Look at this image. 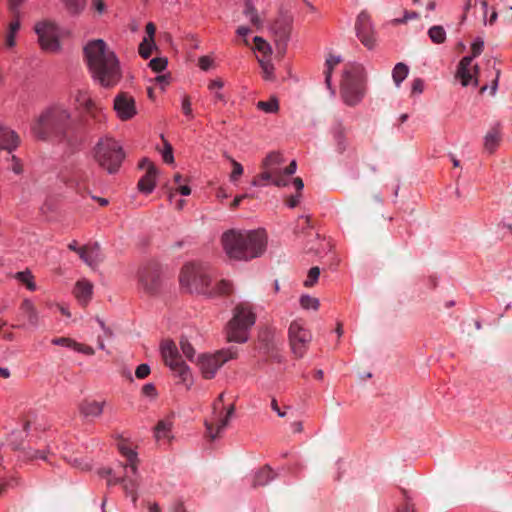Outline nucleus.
<instances>
[{"mask_svg": "<svg viewBox=\"0 0 512 512\" xmlns=\"http://www.w3.org/2000/svg\"><path fill=\"white\" fill-rule=\"evenodd\" d=\"M52 344L58 345V346H67L70 347L72 345H75V342L67 337H60V338H54L52 340Z\"/></svg>", "mask_w": 512, "mask_h": 512, "instance_id": "nucleus-64", "label": "nucleus"}, {"mask_svg": "<svg viewBox=\"0 0 512 512\" xmlns=\"http://www.w3.org/2000/svg\"><path fill=\"white\" fill-rule=\"evenodd\" d=\"M84 55L94 80L104 88L116 86L122 79V70L116 54L102 39L89 41Z\"/></svg>", "mask_w": 512, "mask_h": 512, "instance_id": "nucleus-1", "label": "nucleus"}, {"mask_svg": "<svg viewBox=\"0 0 512 512\" xmlns=\"http://www.w3.org/2000/svg\"><path fill=\"white\" fill-rule=\"evenodd\" d=\"M113 109L121 121H129L138 113L135 98L127 92H120L115 96Z\"/></svg>", "mask_w": 512, "mask_h": 512, "instance_id": "nucleus-17", "label": "nucleus"}, {"mask_svg": "<svg viewBox=\"0 0 512 512\" xmlns=\"http://www.w3.org/2000/svg\"><path fill=\"white\" fill-rule=\"evenodd\" d=\"M72 127V114L62 104H52L41 111L31 126L33 136L41 141L64 140Z\"/></svg>", "mask_w": 512, "mask_h": 512, "instance_id": "nucleus-2", "label": "nucleus"}, {"mask_svg": "<svg viewBox=\"0 0 512 512\" xmlns=\"http://www.w3.org/2000/svg\"><path fill=\"white\" fill-rule=\"evenodd\" d=\"M119 450L120 453L127 458L128 463L124 466V468L129 469L133 475H136L138 465L137 453L125 445L119 446Z\"/></svg>", "mask_w": 512, "mask_h": 512, "instance_id": "nucleus-30", "label": "nucleus"}, {"mask_svg": "<svg viewBox=\"0 0 512 512\" xmlns=\"http://www.w3.org/2000/svg\"><path fill=\"white\" fill-rule=\"evenodd\" d=\"M273 479V471L269 467H263L253 477L254 488L264 486Z\"/></svg>", "mask_w": 512, "mask_h": 512, "instance_id": "nucleus-32", "label": "nucleus"}, {"mask_svg": "<svg viewBox=\"0 0 512 512\" xmlns=\"http://www.w3.org/2000/svg\"><path fill=\"white\" fill-rule=\"evenodd\" d=\"M139 282L147 293H158L164 283L160 266L156 263L144 265L139 270Z\"/></svg>", "mask_w": 512, "mask_h": 512, "instance_id": "nucleus-13", "label": "nucleus"}, {"mask_svg": "<svg viewBox=\"0 0 512 512\" xmlns=\"http://www.w3.org/2000/svg\"><path fill=\"white\" fill-rule=\"evenodd\" d=\"M253 41H254L256 50L261 52L263 54V56L271 55L272 48H271L270 44L265 39H263L260 36H256V37H254Z\"/></svg>", "mask_w": 512, "mask_h": 512, "instance_id": "nucleus-47", "label": "nucleus"}, {"mask_svg": "<svg viewBox=\"0 0 512 512\" xmlns=\"http://www.w3.org/2000/svg\"><path fill=\"white\" fill-rule=\"evenodd\" d=\"M15 278L26 285L27 289L30 291L36 290V284L34 281V276L32 275L30 270L20 271L15 274Z\"/></svg>", "mask_w": 512, "mask_h": 512, "instance_id": "nucleus-41", "label": "nucleus"}, {"mask_svg": "<svg viewBox=\"0 0 512 512\" xmlns=\"http://www.w3.org/2000/svg\"><path fill=\"white\" fill-rule=\"evenodd\" d=\"M300 306L305 310H317L319 307V301L315 297H311L307 294H304L300 297Z\"/></svg>", "mask_w": 512, "mask_h": 512, "instance_id": "nucleus-48", "label": "nucleus"}, {"mask_svg": "<svg viewBox=\"0 0 512 512\" xmlns=\"http://www.w3.org/2000/svg\"><path fill=\"white\" fill-rule=\"evenodd\" d=\"M259 61V64H260V67L262 69V73H263V78L265 80H274L275 79V74H274V65L273 63L269 60V59H265V58H262V59H258Z\"/></svg>", "mask_w": 512, "mask_h": 512, "instance_id": "nucleus-44", "label": "nucleus"}, {"mask_svg": "<svg viewBox=\"0 0 512 512\" xmlns=\"http://www.w3.org/2000/svg\"><path fill=\"white\" fill-rule=\"evenodd\" d=\"M85 112L96 122H102L105 120V114L101 107H99L95 102L92 107H88L85 109Z\"/></svg>", "mask_w": 512, "mask_h": 512, "instance_id": "nucleus-49", "label": "nucleus"}, {"mask_svg": "<svg viewBox=\"0 0 512 512\" xmlns=\"http://www.w3.org/2000/svg\"><path fill=\"white\" fill-rule=\"evenodd\" d=\"M150 374V367L148 364H140L136 370L135 375L138 379H144Z\"/></svg>", "mask_w": 512, "mask_h": 512, "instance_id": "nucleus-59", "label": "nucleus"}, {"mask_svg": "<svg viewBox=\"0 0 512 512\" xmlns=\"http://www.w3.org/2000/svg\"><path fill=\"white\" fill-rule=\"evenodd\" d=\"M244 239V258L243 261H249L261 257L268 245V235L265 229L242 231Z\"/></svg>", "mask_w": 512, "mask_h": 512, "instance_id": "nucleus-8", "label": "nucleus"}, {"mask_svg": "<svg viewBox=\"0 0 512 512\" xmlns=\"http://www.w3.org/2000/svg\"><path fill=\"white\" fill-rule=\"evenodd\" d=\"M121 483L127 496L132 498L133 503L137 501V489H138V473L133 475L129 469H125V476L120 478H110L107 484L109 486Z\"/></svg>", "mask_w": 512, "mask_h": 512, "instance_id": "nucleus-21", "label": "nucleus"}, {"mask_svg": "<svg viewBox=\"0 0 512 512\" xmlns=\"http://www.w3.org/2000/svg\"><path fill=\"white\" fill-rule=\"evenodd\" d=\"M172 429V421L160 420L155 426V438L159 441L161 439H169Z\"/></svg>", "mask_w": 512, "mask_h": 512, "instance_id": "nucleus-37", "label": "nucleus"}, {"mask_svg": "<svg viewBox=\"0 0 512 512\" xmlns=\"http://www.w3.org/2000/svg\"><path fill=\"white\" fill-rule=\"evenodd\" d=\"M329 133L335 142L337 151L340 153L344 152L348 143L346 137V128L343 126L342 122H334L329 130Z\"/></svg>", "mask_w": 512, "mask_h": 512, "instance_id": "nucleus-27", "label": "nucleus"}, {"mask_svg": "<svg viewBox=\"0 0 512 512\" xmlns=\"http://www.w3.org/2000/svg\"><path fill=\"white\" fill-rule=\"evenodd\" d=\"M75 101L84 110L88 107H92L94 103L88 91L85 90L77 91V93L75 94Z\"/></svg>", "mask_w": 512, "mask_h": 512, "instance_id": "nucleus-45", "label": "nucleus"}, {"mask_svg": "<svg viewBox=\"0 0 512 512\" xmlns=\"http://www.w3.org/2000/svg\"><path fill=\"white\" fill-rule=\"evenodd\" d=\"M428 36L434 44H442L446 40V31L441 25H434L428 29Z\"/></svg>", "mask_w": 512, "mask_h": 512, "instance_id": "nucleus-38", "label": "nucleus"}, {"mask_svg": "<svg viewBox=\"0 0 512 512\" xmlns=\"http://www.w3.org/2000/svg\"><path fill=\"white\" fill-rule=\"evenodd\" d=\"M419 18V14L415 11H404V15L402 18H397L394 20L396 24H404L407 23L409 20H414Z\"/></svg>", "mask_w": 512, "mask_h": 512, "instance_id": "nucleus-57", "label": "nucleus"}, {"mask_svg": "<svg viewBox=\"0 0 512 512\" xmlns=\"http://www.w3.org/2000/svg\"><path fill=\"white\" fill-rule=\"evenodd\" d=\"M232 291H233L232 283L227 280H221L216 284V286L212 290L208 288V293H205V295H209V296L229 295L232 293Z\"/></svg>", "mask_w": 512, "mask_h": 512, "instance_id": "nucleus-35", "label": "nucleus"}, {"mask_svg": "<svg viewBox=\"0 0 512 512\" xmlns=\"http://www.w3.org/2000/svg\"><path fill=\"white\" fill-rule=\"evenodd\" d=\"M167 64H168L167 58H165V57H156V58H153V59L150 60L149 67L154 72L159 73V72H162L163 70L166 69Z\"/></svg>", "mask_w": 512, "mask_h": 512, "instance_id": "nucleus-50", "label": "nucleus"}, {"mask_svg": "<svg viewBox=\"0 0 512 512\" xmlns=\"http://www.w3.org/2000/svg\"><path fill=\"white\" fill-rule=\"evenodd\" d=\"M288 334L293 352L301 357L312 339L310 331L300 321H293Z\"/></svg>", "mask_w": 512, "mask_h": 512, "instance_id": "nucleus-15", "label": "nucleus"}, {"mask_svg": "<svg viewBox=\"0 0 512 512\" xmlns=\"http://www.w3.org/2000/svg\"><path fill=\"white\" fill-rule=\"evenodd\" d=\"M404 497V504L397 508V512H416L414 504L412 503L410 497L406 490H402Z\"/></svg>", "mask_w": 512, "mask_h": 512, "instance_id": "nucleus-52", "label": "nucleus"}, {"mask_svg": "<svg viewBox=\"0 0 512 512\" xmlns=\"http://www.w3.org/2000/svg\"><path fill=\"white\" fill-rule=\"evenodd\" d=\"M138 166L139 168L146 170L145 174L138 182V189L142 193L149 194L154 190L156 186V178L158 171L154 163L150 161L148 158H143L139 162Z\"/></svg>", "mask_w": 512, "mask_h": 512, "instance_id": "nucleus-20", "label": "nucleus"}, {"mask_svg": "<svg viewBox=\"0 0 512 512\" xmlns=\"http://www.w3.org/2000/svg\"><path fill=\"white\" fill-rule=\"evenodd\" d=\"M343 59L340 55H334L330 53L324 63V75H325V85L332 96L336 94V86L333 85V74L336 71V68L342 63Z\"/></svg>", "mask_w": 512, "mask_h": 512, "instance_id": "nucleus-22", "label": "nucleus"}, {"mask_svg": "<svg viewBox=\"0 0 512 512\" xmlns=\"http://www.w3.org/2000/svg\"><path fill=\"white\" fill-rule=\"evenodd\" d=\"M408 73L409 67L406 64L400 62L394 66L392 70V78L397 87H399L401 83L406 79Z\"/></svg>", "mask_w": 512, "mask_h": 512, "instance_id": "nucleus-36", "label": "nucleus"}, {"mask_svg": "<svg viewBox=\"0 0 512 512\" xmlns=\"http://www.w3.org/2000/svg\"><path fill=\"white\" fill-rule=\"evenodd\" d=\"M142 394L147 397L155 398L157 396L156 387L152 383H147L142 387Z\"/></svg>", "mask_w": 512, "mask_h": 512, "instance_id": "nucleus-60", "label": "nucleus"}, {"mask_svg": "<svg viewBox=\"0 0 512 512\" xmlns=\"http://www.w3.org/2000/svg\"><path fill=\"white\" fill-rule=\"evenodd\" d=\"M257 108L265 113H276L279 110V101L276 97H271L268 101H259Z\"/></svg>", "mask_w": 512, "mask_h": 512, "instance_id": "nucleus-42", "label": "nucleus"}, {"mask_svg": "<svg viewBox=\"0 0 512 512\" xmlns=\"http://www.w3.org/2000/svg\"><path fill=\"white\" fill-rule=\"evenodd\" d=\"M154 49H157L155 40L143 38L139 44L138 53L143 59H148L152 55Z\"/></svg>", "mask_w": 512, "mask_h": 512, "instance_id": "nucleus-40", "label": "nucleus"}, {"mask_svg": "<svg viewBox=\"0 0 512 512\" xmlns=\"http://www.w3.org/2000/svg\"><path fill=\"white\" fill-rule=\"evenodd\" d=\"M232 166L233 169L230 175V179L231 181H237L239 177L243 174V167L239 162L235 160H232Z\"/></svg>", "mask_w": 512, "mask_h": 512, "instance_id": "nucleus-56", "label": "nucleus"}, {"mask_svg": "<svg viewBox=\"0 0 512 512\" xmlns=\"http://www.w3.org/2000/svg\"><path fill=\"white\" fill-rule=\"evenodd\" d=\"M276 46L285 51L287 41L292 31V18L288 15L279 16L271 27Z\"/></svg>", "mask_w": 512, "mask_h": 512, "instance_id": "nucleus-19", "label": "nucleus"}, {"mask_svg": "<svg viewBox=\"0 0 512 512\" xmlns=\"http://www.w3.org/2000/svg\"><path fill=\"white\" fill-rule=\"evenodd\" d=\"M271 408H272L273 411H275L278 414L279 417H285V416H287L289 414H293V412L290 411L289 408H286L285 410H282L279 407L278 402H277V400L275 398H273L271 400Z\"/></svg>", "mask_w": 512, "mask_h": 512, "instance_id": "nucleus-58", "label": "nucleus"}, {"mask_svg": "<svg viewBox=\"0 0 512 512\" xmlns=\"http://www.w3.org/2000/svg\"><path fill=\"white\" fill-rule=\"evenodd\" d=\"M62 2L71 15H79L86 6V0H62Z\"/></svg>", "mask_w": 512, "mask_h": 512, "instance_id": "nucleus-39", "label": "nucleus"}, {"mask_svg": "<svg viewBox=\"0 0 512 512\" xmlns=\"http://www.w3.org/2000/svg\"><path fill=\"white\" fill-rule=\"evenodd\" d=\"M20 29V17L17 14L13 21L10 22L8 27V33L6 35V46L12 48L16 45V34Z\"/></svg>", "mask_w": 512, "mask_h": 512, "instance_id": "nucleus-33", "label": "nucleus"}, {"mask_svg": "<svg viewBox=\"0 0 512 512\" xmlns=\"http://www.w3.org/2000/svg\"><path fill=\"white\" fill-rule=\"evenodd\" d=\"M179 282L188 293L205 294L208 293L211 279L201 265L188 263L181 269Z\"/></svg>", "mask_w": 512, "mask_h": 512, "instance_id": "nucleus-6", "label": "nucleus"}, {"mask_svg": "<svg viewBox=\"0 0 512 512\" xmlns=\"http://www.w3.org/2000/svg\"><path fill=\"white\" fill-rule=\"evenodd\" d=\"M244 239L242 231L230 229L221 236V244L225 254L232 260L243 261Z\"/></svg>", "mask_w": 512, "mask_h": 512, "instance_id": "nucleus-14", "label": "nucleus"}, {"mask_svg": "<svg viewBox=\"0 0 512 512\" xmlns=\"http://www.w3.org/2000/svg\"><path fill=\"white\" fill-rule=\"evenodd\" d=\"M320 276V268L318 266L312 267L307 275L306 280L304 281V286L307 288L312 287L318 281Z\"/></svg>", "mask_w": 512, "mask_h": 512, "instance_id": "nucleus-51", "label": "nucleus"}, {"mask_svg": "<svg viewBox=\"0 0 512 512\" xmlns=\"http://www.w3.org/2000/svg\"><path fill=\"white\" fill-rule=\"evenodd\" d=\"M161 354L163 360L172 371L178 374L183 382H187L191 378L188 366L183 362L178 353L176 344L172 340H165L161 344Z\"/></svg>", "mask_w": 512, "mask_h": 512, "instance_id": "nucleus-10", "label": "nucleus"}, {"mask_svg": "<svg viewBox=\"0 0 512 512\" xmlns=\"http://www.w3.org/2000/svg\"><path fill=\"white\" fill-rule=\"evenodd\" d=\"M79 257L90 267L94 268L102 260L100 245L88 244L80 247Z\"/></svg>", "mask_w": 512, "mask_h": 512, "instance_id": "nucleus-23", "label": "nucleus"}, {"mask_svg": "<svg viewBox=\"0 0 512 512\" xmlns=\"http://www.w3.org/2000/svg\"><path fill=\"white\" fill-rule=\"evenodd\" d=\"M213 417L205 421L206 436L215 440L220 433L228 426L231 417L235 412V405L232 403L227 408L223 404L214 401L212 405Z\"/></svg>", "mask_w": 512, "mask_h": 512, "instance_id": "nucleus-7", "label": "nucleus"}, {"mask_svg": "<svg viewBox=\"0 0 512 512\" xmlns=\"http://www.w3.org/2000/svg\"><path fill=\"white\" fill-rule=\"evenodd\" d=\"M236 357L237 353L235 351L230 349L219 350L214 354L202 355L198 360V366L205 379H212L224 363Z\"/></svg>", "mask_w": 512, "mask_h": 512, "instance_id": "nucleus-11", "label": "nucleus"}, {"mask_svg": "<svg viewBox=\"0 0 512 512\" xmlns=\"http://www.w3.org/2000/svg\"><path fill=\"white\" fill-rule=\"evenodd\" d=\"M501 140V128L500 124L496 123L491 129L487 132L484 137V148L485 150L492 154L496 151L500 144Z\"/></svg>", "mask_w": 512, "mask_h": 512, "instance_id": "nucleus-29", "label": "nucleus"}, {"mask_svg": "<svg viewBox=\"0 0 512 512\" xmlns=\"http://www.w3.org/2000/svg\"><path fill=\"white\" fill-rule=\"evenodd\" d=\"M162 158L165 163H173L174 162V156H173V148L171 144L167 141L164 142V150L162 152Z\"/></svg>", "mask_w": 512, "mask_h": 512, "instance_id": "nucleus-55", "label": "nucleus"}, {"mask_svg": "<svg viewBox=\"0 0 512 512\" xmlns=\"http://www.w3.org/2000/svg\"><path fill=\"white\" fill-rule=\"evenodd\" d=\"M90 9L97 15H103L107 12L105 0H91Z\"/></svg>", "mask_w": 512, "mask_h": 512, "instance_id": "nucleus-53", "label": "nucleus"}, {"mask_svg": "<svg viewBox=\"0 0 512 512\" xmlns=\"http://www.w3.org/2000/svg\"><path fill=\"white\" fill-rule=\"evenodd\" d=\"M20 310L27 318L30 325L36 326L38 324V313L31 300L24 299L21 303Z\"/></svg>", "mask_w": 512, "mask_h": 512, "instance_id": "nucleus-31", "label": "nucleus"}, {"mask_svg": "<svg viewBox=\"0 0 512 512\" xmlns=\"http://www.w3.org/2000/svg\"><path fill=\"white\" fill-rule=\"evenodd\" d=\"M293 185L296 188V193L285 198V203L288 207L294 208L300 203L301 190L304 187L303 181L300 177L293 179Z\"/></svg>", "mask_w": 512, "mask_h": 512, "instance_id": "nucleus-34", "label": "nucleus"}, {"mask_svg": "<svg viewBox=\"0 0 512 512\" xmlns=\"http://www.w3.org/2000/svg\"><path fill=\"white\" fill-rule=\"evenodd\" d=\"M367 91V75L365 68L359 63H350L341 71L340 94L348 106L358 105Z\"/></svg>", "mask_w": 512, "mask_h": 512, "instance_id": "nucleus-3", "label": "nucleus"}, {"mask_svg": "<svg viewBox=\"0 0 512 512\" xmlns=\"http://www.w3.org/2000/svg\"><path fill=\"white\" fill-rule=\"evenodd\" d=\"M484 50V39L480 36L476 37L471 43V54L464 56L457 67L456 77L461 80L462 86L466 87L473 83L475 86L478 85L477 77L471 72V64L473 60L480 56Z\"/></svg>", "mask_w": 512, "mask_h": 512, "instance_id": "nucleus-9", "label": "nucleus"}, {"mask_svg": "<svg viewBox=\"0 0 512 512\" xmlns=\"http://www.w3.org/2000/svg\"><path fill=\"white\" fill-rule=\"evenodd\" d=\"M73 294L81 305L86 306L93 295V284L87 279L78 280L74 286Z\"/></svg>", "mask_w": 512, "mask_h": 512, "instance_id": "nucleus-26", "label": "nucleus"}, {"mask_svg": "<svg viewBox=\"0 0 512 512\" xmlns=\"http://www.w3.org/2000/svg\"><path fill=\"white\" fill-rule=\"evenodd\" d=\"M271 182L273 185L277 187H284L288 185V180L284 177H278L270 172L268 169H263L261 173H259L256 177H254L252 181V185L254 186H262Z\"/></svg>", "mask_w": 512, "mask_h": 512, "instance_id": "nucleus-28", "label": "nucleus"}, {"mask_svg": "<svg viewBox=\"0 0 512 512\" xmlns=\"http://www.w3.org/2000/svg\"><path fill=\"white\" fill-rule=\"evenodd\" d=\"M19 144V135L9 127L0 124V150L11 152L15 150Z\"/></svg>", "mask_w": 512, "mask_h": 512, "instance_id": "nucleus-25", "label": "nucleus"}, {"mask_svg": "<svg viewBox=\"0 0 512 512\" xmlns=\"http://www.w3.org/2000/svg\"><path fill=\"white\" fill-rule=\"evenodd\" d=\"M182 111L190 119L193 118L191 101H190V98L188 96H185L183 98V100H182Z\"/></svg>", "mask_w": 512, "mask_h": 512, "instance_id": "nucleus-62", "label": "nucleus"}, {"mask_svg": "<svg viewBox=\"0 0 512 512\" xmlns=\"http://www.w3.org/2000/svg\"><path fill=\"white\" fill-rule=\"evenodd\" d=\"M244 14L249 19L253 26H255L256 28L261 27L262 21L257 13V10L255 9L251 2L246 3Z\"/></svg>", "mask_w": 512, "mask_h": 512, "instance_id": "nucleus-43", "label": "nucleus"}, {"mask_svg": "<svg viewBox=\"0 0 512 512\" xmlns=\"http://www.w3.org/2000/svg\"><path fill=\"white\" fill-rule=\"evenodd\" d=\"M180 347L183 354L189 359L192 360L195 356V349L191 345V343L187 339H181Z\"/></svg>", "mask_w": 512, "mask_h": 512, "instance_id": "nucleus-54", "label": "nucleus"}, {"mask_svg": "<svg viewBox=\"0 0 512 512\" xmlns=\"http://www.w3.org/2000/svg\"><path fill=\"white\" fill-rule=\"evenodd\" d=\"M124 158L122 147L112 138L101 139L95 147V160L109 173L117 172Z\"/></svg>", "mask_w": 512, "mask_h": 512, "instance_id": "nucleus-5", "label": "nucleus"}, {"mask_svg": "<svg viewBox=\"0 0 512 512\" xmlns=\"http://www.w3.org/2000/svg\"><path fill=\"white\" fill-rule=\"evenodd\" d=\"M38 42L43 51L57 52L60 50L57 26L49 21L39 22L34 28Z\"/></svg>", "mask_w": 512, "mask_h": 512, "instance_id": "nucleus-12", "label": "nucleus"}, {"mask_svg": "<svg viewBox=\"0 0 512 512\" xmlns=\"http://www.w3.org/2000/svg\"><path fill=\"white\" fill-rule=\"evenodd\" d=\"M105 405V400L97 401L94 399H84L79 404V411L84 417L97 418L103 414Z\"/></svg>", "mask_w": 512, "mask_h": 512, "instance_id": "nucleus-24", "label": "nucleus"}, {"mask_svg": "<svg viewBox=\"0 0 512 512\" xmlns=\"http://www.w3.org/2000/svg\"><path fill=\"white\" fill-rule=\"evenodd\" d=\"M213 60L209 56H201L198 59V65L203 71H207L212 66Z\"/></svg>", "mask_w": 512, "mask_h": 512, "instance_id": "nucleus-63", "label": "nucleus"}, {"mask_svg": "<svg viewBox=\"0 0 512 512\" xmlns=\"http://www.w3.org/2000/svg\"><path fill=\"white\" fill-rule=\"evenodd\" d=\"M357 38L369 50L376 45L375 31L372 25L371 17L366 11L360 12L355 23Z\"/></svg>", "mask_w": 512, "mask_h": 512, "instance_id": "nucleus-16", "label": "nucleus"}, {"mask_svg": "<svg viewBox=\"0 0 512 512\" xmlns=\"http://www.w3.org/2000/svg\"><path fill=\"white\" fill-rule=\"evenodd\" d=\"M480 4L482 6V9H483V22H484V25H494L498 19V13L497 11L493 8L489 17L486 18V14L488 13V10H489V6H488V2L486 0H480Z\"/></svg>", "mask_w": 512, "mask_h": 512, "instance_id": "nucleus-46", "label": "nucleus"}, {"mask_svg": "<svg viewBox=\"0 0 512 512\" xmlns=\"http://www.w3.org/2000/svg\"><path fill=\"white\" fill-rule=\"evenodd\" d=\"M284 163L283 156L278 152H271L266 156L263 160L262 168L268 169L270 172H273L275 176L284 177L287 179L288 176H291L295 173L297 168L296 160H292L290 164L282 169V164Z\"/></svg>", "mask_w": 512, "mask_h": 512, "instance_id": "nucleus-18", "label": "nucleus"}, {"mask_svg": "<svg viewBox=\"0 0 512 512\" xmlns=\"http://www.w3.org/2000/svg\"><path fill=\"white\" fill-rule=\"evenodd\" d=\"M256 315L249 303L236 305L233 317L226 327V337L229 342L245 343L248 340V331L255 324Z\"/></svg>", "mask_w": 512, "mask_h": 512, "instance_id": "nucleus-4", "label": "nucleus"}, {"mask_svg": "<svg viewBox=\"0 0 512 512\" xmlns=\"http://www.w3.org/2000/svg\"><path fill=\"white\" fill-rule=\"evenodd\" d=\"M424 90V81L421 78H415L412 82V94H421Z\"/></svg>", "mask_w": 512, "mask_h": 512, "instance_id": "nucleus-61", "label": "nucleus"}]
</instances>
